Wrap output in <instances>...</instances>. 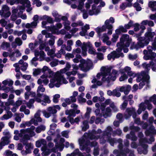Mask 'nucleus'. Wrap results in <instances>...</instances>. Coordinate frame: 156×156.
<instances>
[{
  "instance_id": "nucleus-1",
  "label": "nucleus",
  "mask_w": 156,
  "mask_h": 156,
  "mask_svg": "<svg viewBox=\"0 0 156 156\" xmlns=\"http://www.w3.org/2000/svg\"><path fill=\"white\" fill-rule=\"evenodd\" d=\"M101 132V130L99 129L98 130L97 132L93 131L92 133L89 135L87 133H85L83 136L79 140L80 149L81 150L85 149L86 151L88 153L90 151V149L88 147L86 148V147H88L89 146L94 147V156H97L98 154L99 153L98 151V147L96 146L97 145V143L95 141H94L92 142L90 145V144L87 142L86 140L88 138H89L91 140L94 139L96 140L97 139L99 138L98 135Z\"/></svg>"
},
{
  "instance_id": "nucleus-2",
  "label": "nucleus",
  "mask_w": 156,
  "mask_h": 156,
  "mask_svg": "<svg viewBox=\"0 0 156 156\" xmlns=\"http://www.w3.org/2000/svg\"><path fill=\"white\" fill-rule=\"evenodd\" d=\"M71 65L69 62H67L65 68L61 69L54 73V76L50 80V83L49 84L50 88H52L54 87H59L62 84H66L68 82L64 77L63 73H66L69 70Z\"/></svg>"
},
{
  "instance_id": "nucleus-3",
  "label": "nucleus",
  "mask_w": 156,
  "mask_h": 156,
  "mask_svg": "<svg viewBox=\"0 0 156 156\" xmlns=\"http://www.w3.org/2000/svg\"><path fill=\"white\" fill-rule=\"evenodd\" d=\"M111 69V67L108 66L102 67L101 69V72L98 73L96 76L97 79H99L101 76V80L103 81H108L110 80H115L118 76V72L115 70L113 69L112 73H110Z\"/></svg>"
},
{
  "instance_id": "nucleus-4",
  "label": "nucleus",
  "mask_w": 156,
  "mask_h": 156,
  "mask_svg": "<svg viewBox=\"0 0 156 156\" xmlns=\"http://www.w3.org/2000/svg\"><path fill=\"white\" fill-rule=\"evenodd\" d=\"M112 103L110 99H108L104 103H96L95 105L96 107L99 108L100 106V109L101 110V112L100 110L99 109H96L95 111L96 115L99 116H101L103 115L105 118L110 116L111 115V109L109 107H107L106 109L105 108L107 105L110 104L111 105Z\"/></svg>"
},
{
  "instance_id": "nucleus-5",
  "label": "nucleus",
  "mask_w": 156,
  "mask_h": 156,
  "mask_svg": "<svg viewBox=\"0 0 156 156\" xmlns=\"http://www.w3.org/2000/svg\"><path fill=\"white\" fill-rule=\"evenodd\" d=\"M35 128L34 126H32L30 128L26 129H21L20 133L18 135H16L14 136V139L17 140L20 139V142L25 144V140H30V137L35 135V133L33 131Z\"/></svg>"
},
{
  "instance_id": "nucleus-6",
  "label": "nucleus",
  "mask_w": 156,
  "mask_h": 156,
  "mask_svg": "<svg viewBox=\"0 0 156 156\" xmlns=\"http://www.w3.org/2000/svg\"><path fill=\"white\" fill-rule=\"evenodd\" d=\"M155 33L152 31L151 29L148 30L144 34V37H140L138 38V42L135 46V48L137 50L140 48H143L147 45L150 41L152 40L155 36Z\"/></svg>"
},
{
  "instance_id": "nucleus-7",
  "label": "nucleus",
  "mask_w": 156,
  "mask_h": 156,
  "mask_svg": "<svg viewBox=\"0 0 156 156\" xmlns=\"http://www.w3.org/2000/svg\"><path fill=\"white\" fill-rule=\"evenodd\" d=\"M144 54V58L145 60L151 59L152 60L150 62L149 64L144 63L142 65L144 68L147 70H149L151 67L153 71H155L156 70V58L154 59L156 57V53L154 52H152L148 54V52L146 50H144L143 51Z\"/></svg>"
},
{
  "instance_id": "nucleus-8",
  "label": "nucleus",
  "mask_w": 156,
  "mask_h": 156,
  "mask_svg": "<svg viewBox=\"0 0 156 156\" xmlns=\"http://www.w3.org/2000/svg\"><path fill=\"white\" fill-rule=\"evenodd\" d=\"M143 134L142 133H140L139 135V137H140V143L142 147V149L138 148L137 149L138 152L140 154H146L147 153V146L145 144V143H147L149 144H151L152 142L154 141V139L153 136L151 137L150 139L149 140H147L145 138H142L143 136Z\"/></svg>"
},
{
  "instance_id": "nucleus-9",
  "label": "nucleus",
  "mask_w": 156,
  "mask_h": 156,
  "mask_svg": "<svg viewBox=\"0 0 156 156\" xmlns=\"http://www.w3.org/2000/svg\"><path fill=\"white\" fill-rule=\"evenodd\" d=\"M131 41V39L127 34H123L121 37L120 42L117 44L118 48L117 51L121 52L122 51V48L124 47H128L129 46L130 43Z\"/></svg>"
},
{
  "instance_id": "nucleus-10",
  "label": "nucleus",
  "mask_w": 156,
  "mask_h": 156,
  "mask_svg": "<svg viewBox=\"0 0 156 156\" xmlns=\"http://www.w3.org/2000/svg\"><path fill=\"white\" fill-rule=\"evenodd\" d=\"M43 36L41 34L39 35L38 37V39L39 40V43L40 44V49H43L45 48V50L46 51H48L47 54L48 55L50 56L51 57H54L56 56V54L55 53V49L54 48L51 50H49V48L48 47H45L47 44L46 42L43 41L42 40Z\"/></svg>"
},
{
  "instance_id": "nucleus-11",
  "label": "nucleus",
  "mask_w": 156,
  "mask_h": 156,
  "mask_svg": "<svg viewBox=\"0 0 156 156\" xmlns=\"http://www.w3.org/2000/svg\"><path fill=\"white\" fill-rule=\"evenodd\" d=\"M43 72H46L41 76L42 79L43 83L45 85H47L49 83V78L51 79L54 76V73L52 71L49 69L48 67L44 66L43 67Z\"/></svg>"
},
{
  "instance_id": "nucleus-12",
  "label": "nucleus",
  "mask_w": 156,
  "mask_h": 156,
  "mask_svg": "<svg viewBox=\"0 0 156 156\" xmlns=\"http://www.w3.org/2000/svg\"><path fill=\"white\" fill-rule=\"evenodd\" d=\"M46 141L44 139L40 140L36 142V147H41V150L42 151L41 154L44 156L48 155L51 152L49 149H46Z\"/></svg>"
},
{
  "instance_id": "nucleus-13",
  "label": "nucleus",
  "mask_w": 156,
  "mask_h": 156,
  "mask_svg": "<svg viewBox=\"0 0 156 156\" xmlns=\"http://www.w3.org/2000/svg\"><path fill=\"white\" fill-rule=\"evenodd\" d=\"M112 128L110 126L107 127L106 130L104 132V135L100 138V143H104L106 141H108L112 146L113 145L114 140L110 138L111 134Z\"/></svg>"
},
{
  "instance_id": "nucleus-14",
  "label": "nucleus",
  "mask_w": 156,
  "mask_h": 156,
  "mask_svg": "<svg viewBox=\"0 0 156 156\" xmlns=\"http://www.w3.org/2000/svg\"><path fill=\"white\" fill-rule=\"evenodd\" d=\"M108 21H105L104 25L102 27H98L95 29V30L98 34L100 33L106 31L107 29L108 30V34L111 35L112 34L113 26L110 24L111 23L108 22Z\"/></svg>"
},
{
  "instance_id": "nucleus-15",
  "label": "nucleus",
  "mask_w": 156,
  "mask_h": 156,
  "mask_svg": "<svg viewBox=\"0 0 156 156\" xmlns=\"http://www.w3.org/2000/svg\"><path fill=\"white\" fill-rule=\"evenodd\" d=\"M64 142V139L63 138H60V143L58 144V143H56V150L54 148H52L54 146V144L52 143H49L48 144L47 147H46V149H49L50 151H51V153L52 152H55L56 151H58V150H56L57 149L59 150L60 151H61L64 148V146L63 143Z\"/></svg>"
},
{
  "instance_id": "nucleus-16",
  "label": "nucleus",
  "mask_w": 156,
  "mask_h": 156,
  "mask_svg": "<svg viewBox=\"0 0 156 156\" xmlns=\"http://www.w3.org/2000/svg\"><path fill=\"white\" fill-rule=\"evenodd\" d=\"M80 63L79 66L81 69L84 71H87L92 68L93 63L92 62L90 59H87L85 61L83 59H81L80 61Z\"/></svg>"
},
{
  "instance_id": "nucleus-17",
  "label": "nucleus",
  "mask_w": 156,
  "mask_h": 156,
  "mask_svg": "<svg viewBox=\"0 0 156 156\" xmlns=\"http://www.w3.org/2000/svg\"><path fill=\"white\" fill-rule=\"evenodd\" d=\"M41 111L38 110L35 114L34 118L31 119L29 122H27L25 123L26 126H29L32 124H34L35 126H37L38 124V122H41L42 121V119L40 117Z\"/></svg>"
},
{
  "instance_id": "nucleus-18",
  "label": "nucleus",
  "mask_w": 156,
  "mask_h": 156,
  "mask_svg": "<svg viewBox=\"0 0 156 156\" xmlns=\"http://www.w3.org/2000/svg\"><path fill=\"white\" fill-rule=\"evenodd\" d=\"M138 109L137 111L138 114H140L143 111H144L146 108L150 110L152 108V105L150 103L149 101H145L144 102L141 103L138 106Z\"/></svg>"
},
{
  "instance_id": "nucleus-19",
  "label": "nucleus",
  "mask_w": 156,
  "mask_h": 156,
  "mask_svg": "<svg viewBox=\"0 0 156 156\" xmlns=\"http://www.w3.org/2000/svg\"><path fill=\"white\" fill-rule=\"evenodd\" d=\"M35 55L36 57H34L31 60V64L32 65L36 66L37 64V63L36 62V61L37 60V57L40 56V60L41 61H42L43 60L44 57V53L43 51H40V52L37 51H35Z\"/></svg>"
},
{
  "instance_id": "nucleus-20",
  "label": "nucleus",
  "mask_w": 156,
  "mask_h": 156,
  "mask_svg": "<svg viewBox=\"0 0 156 156\" xmlns=\"http://www.w3.org/2000/svg\"><path fill=\"white\" fill-rule=\"evenodd\" d=\"M41 96H42L43 100H41L40 98H35V101L41 103L42 105L45 106L47 103H50L51 102V100L49 97L45 94H42Z\"/></svg>"
},
{
  "instance_id": "nucleus-21",
  "label": "nucleus",
  "mask_w": 156,
  "mask_h": 156,
  "mask_svg": "<svg viewBox=\"0 0 156 156\" xmlns=\"http://www.w3.org/2000/svg\"><path fill=\"white\" fill-rule=\"evenodd\" d=\"M120 52L117 51H113L109 54L107 56L108 59V60H110L112 59L114 60L115 58H118L120 56L123 57V55L122 53H120Z\"/></svg>"
},
{
  "instance_id": "nucleus-22",
  "label": "nucleus",
  "mask_w": 156,
  "mask_h": 156,
  "mask_svg": "<svg viewBox=\"0 0 156 156\" xmlns=\"http://www.w3.org/2000/svg\"><path fill=\"white\" fill-rule=\"evenodd\" d=\"M25 10V8L23 6H20L18 7L17 9H15L12 11V14L11 16V20L14 21L17 18L16 13L18 12L20 13L22 12Z\"/></svg>"
},
{
  "instance_id": "nucleus-23",
  "label": "nucleus",
  "mask_w": 156,
  "mask_h": 156,
  "mask_svg": "<svg viewBox=\"0 0 156 156\" xmlns=\"http://www.w3.org/2000/svg\"><path fill=\"white\" fill-rule=\"evenodd\" d=\"M136 81L140 82L142 80H148L150 77L147 74V73L145 72H142L140 74H137V76Z\"/></svg>"
},
{
  "instance_id": "nucleus-24",
  "label": "nucleus",
  "mask_w": 156,
  "mask_h": 156,
  "mask_svg": "<svg viewBox=\"0 0 156 156\" xmlns=\"http://www.w3.org/2000/svg\"><path fill=\"white\" fill-rule=\"evenodd\" d=\"M101 8L99 6H96L95 4H93L92 6L91 9L89 12V14L90 16L97 15L100 12Z\"/></svg>"
},
{
  "instance_id": "nucleus-25",
  "label": "nucleus",
  "mask_w": 156,
  "mask_h": 156,
  "mask_svg": "<svg viewBox=\"0 0 156 156\" xmlns=\"http://www.w3.org/2000/svg\"><path fill=\"white\" fill-rule=\"evenodd\" d=\"M62 27V24L60 23H57L55 26H51L47 27L48 31H51L52 33L55 34H58V30L61 28Z\"/></svg>"
},
{
  "instance_id": "nucleus-26",
  "label": "nucleus",
  "mask_w": 156,
  "mask_h": 156,
  "mask_svg": "<svg viewBox=\"0 0 156 156\" xmlns=\"http://www.w3.org/2000/svg\"><path fill=\"white\" fill-rule=\"evenodd\" d=\"M133 115V117L135 119L136 117V113L135 109L133 108H128L126 110V113L125 115V117L126 119H127L130 117L131 115Z\"/></svg>"
},
{
  "instance_id": "nucleus-27",
  "label": "nucleus",
  "mask_w": 156,
  "mask_h": 156,
  "mask_svg": "<svg viewBox=\"0 0 156 156\" xmlns=\"http://www.w3.org/2000/svg\"><path fill=\"white\" fill-rule=\"evenodd\" d=\"M10 138L7 136H4L1 138V142H0V149H2L3 146L7 145L9 143V139Z\"/></svg>"
},
{
  "instance_id": "nucleus-28",
  "label": "nucleus",
  "mask_w": 156,
  "mask_h": 156,
  "mask_svg": "<svg viewBox=\"0 0 156 156\" xmlns=\"http://www.w3.org/2000/svg\"><path fill=\"white\" fill-rule=\"evenodd\" d=\"M72 67L73 69L72 71L67 72L66 74L68 76H69L71 75L75 76L77 73V70L78 69V66L76 65H73Z\"/></svg>"
},
{
  "instance_id": "nucleus-29",
  "label": "nucleus",
  "mask_w": 156,
  "mask_h": 156,
  "mask_svg": "<svg viewBox=\"0 0 156 156\" xmlns=\"http://www.w3.org/2000/svg\"><path fill=\"white\" fill-rule=\"evenodd\" d=\"M25 2H27L28 4L29 3V1L28 0H12L10 2L9 0H8V3H9L11 5L19 3L22 4V3H23Z\"/></svg>"
},
{
  "instance_id": "nucleus-30",
  "label": "nucleus",
  "mask_w": 156,
  "mask_h": 156,
  "mask_svg": "<svg viewBox=\"0 0 156 156\" xmlns=\"http://www.w3.org/2000/svg\"><path fill=\"white\" fill-rule=\"evenodd\" d=\"M22 70L25 71L28 67V64L26 62H23V60H20L18 63Z\"/></svg>"
},
{
  "instance_id": "nucleus-31",
  "label": "nucleus",
  "mask_w": 156,
  "mask_h": 156,
  "mask_svg": "<svg viewBox=\"0 0 156 156\" xmlns=\"http://www.w3.org/2000/svg\"><path fill=\"white\" fill-rule=\"evenodd\" d=\"M45 88L43 87L42 85H40L37 87V96L38 97H41L42 95V94H41V93H43L45 91Z\"/></svg>"
},
{
  "instance_id": "nucleus-32",
  "label": "nucleus",
  "mask_w": 156,
  "mask_h": 156,
  "mask_svg": "<svg viewBox=\"0 0 156 156\" xmlns=\"http://www.w3.org/2000/svg\"><path fill=\"white\" fill-rule=\"evenodd\" d=\"M67 18L65 16H62V20L65 21L64 23V28L67 30H69L70 29V22L67 20Z\"/></svg>"
},
{
  "instance_id": "nucleus-33",
  "label": "nucleus",
  "mask_w": 156,
  "mask_h": 156,
  "mask_svg": "<svg viewBox=\"0 0 156 156\" xmlns=\"http://www.w3.org/2000/svg\"><path fill=\"white\" fill-rule=\"evenodd\" d=\"M12 116V114L10 111H8L6 114L4 115L2 117L0 118L2 120H7L10 118Z\"/></svg>"
},
{
  "instance_id": "nucleus-34",
  "label": "nucleus",
  "mask_w": 156,
  "mask_h": 156,
  "mask_svg": "<svg viewBox=\"0 0 156 156\" xmlns=\"http://www.w3.org/2000/svg\"><path fill=\"white\" fill-rule=\"evenodd\" d=\"M8 101L6 102H4L3 108L5 110H9L10 109L9 106L11 105H13L14 101L13 100H9L8 99Z\"/></svg>"
},
{
  "instance_id": "nucleus-35",
  "label": "nucleus",
  "mask_w": 156,
  "mask_h": 156,
  "mask_svg": "<svg viewBox=\"0 0 156 156\" xmlns=\"http://www.w3.org/2000/svg\"><path fill=\"white\" fill-rule=\"evenodd\" d=\"M127 31V30L126 28L122 26H119L115 31V33L119 34L121 32H126Z\"/></svg>"
},
{
  "instance_id": "nucleus-36",
  "label": "nucleus",
  "mask_w": 156,
  "mask_h": 156,
  "mask_svg": "<svg viewBox=\"0 0 156 156\" xmlns=\"http://www.w3.org/2000/svg\"><path fill=\"white\" fill-rule=\"evenodd\" d=\"M52 16L55 18V20L57 21H59L61 19L62 20V17L58 14L57 12L53 11L52 12Z\"/></svg>"
},
{
  "instance_id": "nucleus-37",
  "label": "nucleus",
  "mask_w": 156,
  "mask_h": 156,
  "mask_svg": "<svg viewBox=\"0 0 156 156\" xmlns=\"http://www.w3.org/2000/svg\"><path fill=\"white\" fill-rule=\"evenodd\" d=\"M2 83L5 86L8 85L9 87H11L13 84V81L10 79H7L3 81Z\"/></svg>"
},
{
  "instance_id": "nucleus-38",
  "label": "nucleus",
  "mask_w": 156,
  "mask_h": 156,
  "mask_svg": "<svg viewBox=\"0 0 156 156\" xmlns=\"http://www.w3.org/2000/svg\"><path fill=\"white\" fill-rule=\"evenodd\" d=\"M65 113L66 115H69L68 117V118H70L71 116H75L76 115L74 109L66 110L65 111Z\"/></svg>"
},
{
  "instance_id": "nucleus-39",
  "label": "nucleus",
  "mask_w": 156,
  "mask_h": 156,
  "mask_svg": "<svg viewBox=\"0 0 156 156\" xmlns=\"http://www.w3.org/2000/svg\"><path fill=\"white\" fill-rule=\"evenodd\" d=\"M66 156H83V154L79 152L78 149L76 150L73 153L71 154H67Z\"/></svg>"
},
{
  "instance_id": "nucleus-40",
  "label": "nucleus",
  "mask_w": 156,
  "mask_h": 156,
  "mask_svg": "<svg viewBox=\"0 0 156 156\" xmlns=\"http://www.w3.org/2000/svg\"><path fill=\"white\" fill-rule=\"evenodd\" d=\"M82 51V55L83 56H85L87 55V48L86 47V43L83 42L81 46Z\"/></svg>"
},
{
  "instance_id": "nucleus-41",
  "label": "nucleus",
  "mask_w": 156,
  "mask_h": 156,
  "mask_svg": "<svg viewBox=\"0 0 156 156\" xmlns=\"http://www.w3.org/2000/svg\"><path fill=\"white\" fill-rule=\"evenodd\" d=\"M148 22V20H144L141 22L140 28L142 30L140 32V35L141 34L144 32V30L146 29V27L144 25L147 24Z\"/></svg>"
},
{
  "instance_id": "nucleus-42",
  "label": "nucleus",
  "mask_w": 156,
  "mask_h": 156,
  "mask_svg": "<svg viewBox=\"0 0 156 156\" xmlns=\"http://www.w3.org/2000/svg\"><path fill=\"white\" fill-rule=\"evenodd\" d=\"M85 0H79V5L78 6V9L83 12L84 10L83 7L84 3Z\"/></svg>"
},
{
  "instance_id": "nucleus-43",
  "label": "nucleus",
  "mask_w": 156,
  "mask_h": 156,
  "mask_svg": "<svg viewBox=\"0 0 156 156\" xmlns=\"http://www.w3.org/2000/svg\"><path fill=\"white\" fill-rule=\"evenodd\" d=\"M33 145L31 143H29L27 144L26 146V151L27 153H30L31 152V150L33 148Z\"/></svg>"
},
{
  "instance_id": "nucleus-44",
  "label": "nucleus",
  "mask_w": 156,
  "mask_h": 156,
  "mask_svg": "<svg viewBox=\"0 0 156 156\" xmlns=\"http://www.w3.org/2000/svg\"><path fill=\"white\" fill-rule=\"evenodd\" d=\"M148 6L151 8L152 11L156 10V1H150L149 2Z\"/></svg>"
},
{
  "instance_id": "nucleus-45",
  "label": "nucleus",
  "mask_w": 156,
  "mask_h": 156,
  "mask_svg": "<svg viewBox=\"0 0 156 156\" xmlns=\"http://www.w3.org/2000/svg\"><path fill=\"white\" fill-rule=\"evenodd\" d=\"M15 116H16L15 118L16 121L19 122L21 121V119L23 117L24 115L22 113L20 114L15 113Z\"/></svg>"
},
{
  "instance_id": "nucleus-46",
  "label": "nucleus",
  "mask_w": 156,
  "mask_h": 156,
  "mask_svg": "<svg viewBox=\"0 0 156 156\" xmlns=\"http://www.w3.org/2000/svg\"><path fill=\"white\" fill-rule=\"evenodd\" d=\"M46 129V127L44 125H41L38 126L36 129V132L37 133H39L41 131H44Z\"/></svg>"
},
{
  "instance_id": "nucleus-47",
  "label": "nucleus",
  "mask_w": 156,
  "mask_h": 156,
  "mask_svg": "<svg viewBox=\"0 0 156 156\" xmlns=\"http://www.w3.org/2000/svg\"><path fill=\"white\" fill-rule=\"evenodd\" d=\"M40 20H46L48 22L51 23L52 21V19L51 18L46 15H44L42 16H41L39 18Z\"/></svg>"
},
{
  "instance_id": "nucleus-48",
  "label": "nucleus",
  "mask_w": 156,
  "mask_h": 156,
  "mask_svg": "<svg viewBox=\"0 0 156 156\" xmlns=\"http://www.w3.org/2000/svg\"><path fill=\"white\" fill-rule=\"evenodd\" d=\"M154 129V126H151L150 130H147L145 132L146 135L147 136L152 135V134L156 133V132L155 131Z\"/></svg>"
},
{
  "instance_id": "nucleus-49",
  "label": "nucleus",
  "mask_w": 156,
  "mask_h": 156,
  "mask_svg": "<svg viewBox=\"0 0 156 156\" xmlns=\"http://www.w3.org/2000/svg\"><path fill=\"white\" fill-rule=\"evenodd\" d=\"M37 22L33 21L30 24L27 23L26 25V27L27 28H35L37 26Z\"/></svg>"
},
{
  "instance_id": "nucleus-50",
  "label": "nucleus",
  "mask_w": 156,
  "mask_h": 156,
  "mask_svg": "<svg viewBox=\"0 0 156 156\" xmlns=\"http://www.w3.org/2000/svg\"><path fill=\"white\" fill-rule=\"evenodd\" d=\"M104 100L105 98L104 97L100 98L97 96H94L92 98V101L94 103L97 102L98 101L102 102L104 101Z\"/></svg>"
},
{
  "instance_id": "nucleus-51",
  "label": "nucleus",
  "mask_w": 156,
  "mask_h": 156,
  "mask_svg": "<svg viewBox=\"0 0 156 156\" xmlns=\"http://www.w3.org/2000/svg\"><path fill=\"white\" fill-rule=\"evenodd\" d=\"M126 96H125L122 97L123 100H125V101L121 106L120 108L122 109H124L126 107L127 105L128 101L126 100Z\"/></svg>"
},
{
  "instance_id": "nucleus-52",
  "label": "nucleus",
  "mask_w": 156,
  "mask_h": 156,
  "mask_svg": "<svg viewBox=\"0 0 156 156\" xmlns=\"http://www.w3.org/2000/svg\"><path fill=\"white\" fill-rule=\"evenodd\" d=\"M41 72L43 73H44L46 72H43V68L42 69H35L34 70L33 72L34 75L35 76H36L40 74Z\"/></svg>"
},
{
  "instance_id": "nucleus-53",
  "label": "nucleus",
  "mask_w": 156,
  "mask_h": 156,
  "mask_svg": "<svg viewBox=\"0 0 156 156\" xmlns=\"http://www.w3.org/2000/svg\"><path fill=\"white\" fill-rule=\"evenodd\" d=\"M119 89V87H118L115 89L113 90V96H115L118 97L120 96L121 93L118 91Z\"/></svg>"
},
{
  "instance_id": "nucleus-54",
  "label": "nucleus",
  "mask_w": 156,
  "mask_h": 156,
  "mask_svg": "<svg viewBox=\"0 0 156 156\" xmlns=\"http://www.w3.org/2000/svg\"><path fill=\"white\" fill-rule=\"evenodd\" d=\"M126 153L127 154H129V156H134L133 154V152L130 151L129 150L126 149V151H124L121 153L120 155H118L117 156H120V155L122 156H125Z\"/></svg>"
},
{
  "instance_id": "nucleus-55",
  "label": "nucleus",
  "mask_w": 156,
  "mask_h": 156,
  "mask_svg": "<svg viewBox=\"0 0 156 156\" xmlns=\"http://www.w3.org/2000/svg\"><path fill=\"white\" fill-rule=\"evenodd\" d=\"M60 95L59 94H56L53 96L52 101L54 103H57L58 102L59 98H60Z\"/></svg>"
},
{
  "instance_id": "nucleus-56",
  "label": "nucleus",
  "mask_w": 156,
  "mask_h": 156,
  "mask_svg": "<svg viewBox=\"0 0 156 156\" xmlns=\"http://www.w3.org/2000/svg\"><path fill=\"white\" fill-rule=\"evenodd\" d=\"M30 1L29 4H28L27 3L25 2L23 3H22V4L23 5L22 6H23L24 7V6L23 5H24L27 8L26 10L28 12H30L32 10V8L30 7Z\"/></svg>"
},
{
  "instance_id": "nucleus-57",
  "label": "nucleus",
  "mask_w": 156,
  "mask_h": 156,
  "mask_svg": "<svg viewBox=\"0 0 156 156\" xmlns=\"http://www.w3.org/2000/svg\"><path fill=\"white\" fill-rule=\"evenodd\" d=\"M47 110L51 114H55L57 112L56 109H55L53 106L49 107Z\"/></svg>"
},
{
  "instance_id": "nucleus-58",
  "label": "nucleus",
  "mask_w": 156,
  "mask_h": 156,
  "mask_svg": "<svg viewBox=\"0 0 156 156\" xmlns=\"http://www.w3.org/2000/svg\"><path fill=\"white\" fill-rule=\"evenodd\" d=\"M82 130L84 131H86L89 128L87 121H85L83 122V125L82 126Z\"/></svg>"
},
{
  "instance_id": "nucleus-59",
  "label": "nucleus",
  "mask_w": 156,
  "mask_h": 156,
  "mask_svg": "<svg viewBox=\"0 0 156 156\" xmlns=\"http://www.w3.org/2000/svg\"><path fill=\"white\" fill-rule=\"evenodd\" d=\"M10 46V44L9 43L3 42L1 45V48L4 50H6Z\"/></svg>"
},
{
  "instance_id": "nucleus-60",
  "label": "nucleus",
  "mask_w": 156,
  "mask_h": 156,
  "mask_svg": "<svg viewBox=\"0 0 156 156\" xmlns=\"http://www.w3.org/2000/svg\"><path fill=\"white\" fill-rule=\"evenodd\" d=\"M31 94H32V95L34 94L35 95V94L34 92L32 93L31 92L29 91L26 92L24 93L25 99L26 100H28L29 99V97Z\"/></svg>"
},
{
  "instance_id": "nucleus-61",
  "label": "nucleus",
  "mask_w": 156,
  "mask_h": 156,
  "mask_svg": "<svg viewBox=\"0 0 156 156\" xmlns=\"http://www.w3.org/2000/svg\"><path fill=\"white\" fill-rule=\"evenodd\" d=\"M34 102V100L33 99L30 100L28 102L27 104V106L30 108L34 107L33 104Z\"/></svg>"
},
{
  "instance_id": "nucleus-62",
  "label": "nucleus",
  "mask_w": 156,
  "mask_h": 156,
  "mask_svg": "<svg viewBox=\"0 0 156 156\" xmlns=\"http://www.w3.org/2000/svg\"><path fill=\"white\" fill-rule=\"evenodd\" d=\"M124 93L125 94H127L131 90V86L129 85H127L124 86Z\"/></svg>"
},
{
  "instance_id": "nucleus-63",
  "label": "nucleus",
  "mask_w": 156,
  "mask_h": 156,
  "mask_svg": "<svg viewBox=\"0 0 156 156\" xmlns=\"http://www.w3.org/2000/svg\"><path fill=\"white\" fill-rule=\"evenodd\" d=\"M131 68L130 67L126 66L122 70V73L125 74V73H127L128 75L129 73L132 71H131Z\"/></svg>"
},
{
  "instance_id": "nucleus-64",
  "label": "nucleus",
  "mask_w": 156,
  "mask_h": 156,
  "mask_svg": "<svg viewBox=\"0 0 156 156\" xmlns=\"http://www.w3.org/2000/svg\"><path fill=\"white\" fill-rule=\"evenodd\" d=\"M93 2V0H87V2L85 3V7L87 9H88L90 7V4Z\"/></svg>"
}]
</instances>
